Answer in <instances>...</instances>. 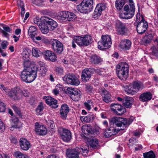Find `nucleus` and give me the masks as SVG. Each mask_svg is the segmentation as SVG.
<instances>
[{"mask_svg": "<svg viewBox=\"0 0 158 158\" xmlns=\"http://www.w3.org/2000/svg\"><path fill=\"white\" fill-rule=\"evenodd\" d=\"M14 155L16 158H29V157L27 155L23 154L19 151L15 152Z\"/></svg>", "mask_w": 158, "mask_h": 158, "instance_id": "nucleus-43", "label": "nucleus"}, {"mask_svg": "<svg viewBox=\"0 0 158 158\" xmlns=\"http://www.w3.org/2000/svg\"><path fill=\"white\" fill-rule=\"evenodd\" d=\"M35 131L37 134L42 135H46L47 132L46 128L43 125H40L38 122L35 124Z\"/></svg>", "mask_w": 158, "mask_h": 158, "instance_id": "nucleus-21", "label": "nucleus"}, {"mask_svg": "<svg viewBox=\"0 0 158 158\" xmlns=\"http://www.w3.org/2000/svg\"><path fill=\"white\" fill-rule=\"evenodd\" d=\"M46 103L52 106V108H56L58 107L57 101L51 97H48L45 100Z\"/></svg>", "mask_w": 158, "mask_h": 158, "instance_id": "nucleus-30", "label": "nucleus"}, {"mask_svg": "<svg viewBox=\"0 0 158 158\" xmlns=\"http://www.w3.org/2000/svg\"><path fill=\"white\" fill-rule=\"evenodd\" d=\"M50 44L54 52L58 55L61 54L64 50L63 44L59 41L55 39L51 40Z\"/></svg>", "mask_w": 158, "mask_h": 158, "instance_id": "nucleus-9", "label": "nucleus"}, {"mask_svg": "<svg viewBox=\"0 0 158 158\" xmlns=\"http://www.w3.org/2000/svg\"><path fill=\"white\" fill-rule=\"evenodd\" d=\"M58 19L62 20H64L67 19L69 21H73L76 18L75 15L73 13L66 11H61L59 14Z\"/></svg>", "mask_w": 158, "mask_h": 158, "instance_id": "nucleus-14", "label": "nucleus"}, {"mask_svg": "<svg viewBox=\"0 0 158 158\" xmlns=\"http://www.w3.org/2000/svg\"><path fill=\"white\" fill-rule=\"evenodd\" d=\"M89 142L90 147L92 148L96 149L98 147V140L96 138L90 139Z\"/></svg>", "mask_w": 158, "mask_h": 158, "instance_id": "nucleus-38", "label": "nucleus"}, {"mask_svg": "<svg viewBox=\"0 0 158 158\" xmlns=\"http://www.w3.org/2000/svg\"><path fill=\"white\" fill-rule=\"evenodd\" d=\"M10 141L11 143L16 144L18 143V141L17 139L15 138L11 137L10 138Z\"/></svg>", "mask_w": 158, "mask_h": 158, "instance_id": "nucleus-62", "label": "nucleus"}, {"mask_svg": "<svg viewBox=\"0 0 158 158\" xmlns=\"http://www.w3.org/2000/svg\"><path fill=\"white\" fill-rule=\"evenodd\" d=\"M6 106L5 103L2 102L0 100V112H3L5 111Z\"/></svg>", "mask_w": 158, "mask_h": 158, "instance_id": "nucleus-50", "label": "nucleus"}, {"mask_svg": "<svg viewBox=\"0 0 158 158\" xmlns=\"http://www.w3.org/2000/svg\"><path fill=\"white\" fill-rule=\"evenodd\" d=\"M124 11L131 17L134 15L135 10V6L132 0H130L128 5H126L124 7Z\"/></svg>", "mask_w": 158, "mask_h": 158, "instance_id": "nucleus-19", "label": "nucleus"}, {"mask_svg": "<svg viewBox=\"0 0 158 158\" xmlns=\"http://www.w3.org/2000/svg\"><path fill=\"white\" fill-rule=\"evenodd\" d=\"M94 71V70L93 68L85 69L83 70L81 76L82 81L85 82L88 81Z\"/></svg>", "mask_w": 158, "mask_h": 158, "instance_id": "nucleus-16", "label": "nucleus"}, {"mask_svg": "<svg viewBox=\"0 0 158 158\" xmlns=\"http://www.w3.org/2000/svg\"><path fill=\"white\" fill-rule=\"evenodd\" d=\"M131 42L128 40L125 39L122 40L119 44V47L123 49L129 50L131 47Z\"/></svg>", "mask_w": 158, "mask_h": 158, "instance_id": "nucleus-28", "label": "nucleus"}, {"mask_svg": "<svg viewBox=\"0 0 158 158\" xmlns=\"http://www.w3.org/2000/svg\"><path fill=\"white\" fill-rule=\"evenodd\" d=\"M94 118V117L93 115L90 114L86 116L82 117L81 118L82 120H83L84 121L87 123L91 122Z\"/></svg>", "mask_w": 158, "mask_h": 158, "instance_id": "nucleus-40", "label": "nucleus"}, {"mask_svg": "<svg viewBox=\"0 0 158 158\" xmlns=\"http://www.w3.org/2000/svg\"><path fill=\"white\" fill-rule=\"evenodd\" d=\"M152 95L150 92H146L141 94L139 97V100L143 102L150 100L152 98Z\"/></svg>", "mask_w": 158, "mask_h": 158, "instance_id": "nucleus-29", "label": "nucleus"}, {"mask_svg": "<svg viewBox=\"0 0 158 158\" xmlns=\"http://www.w3.org/2000/svg\"><path fill=\"white\" fill-rule=\"evenodd\" d=\"M134 102L133 98L131 97H125L123 101V105L127 108H131Z\"/></svg>", "mask_w": 158, "mask_h": 158, "instance_id": "nucleus-27", "label": "nucleus"}, {"mask_svg": "<svg viewBox=\"0 0 158 158\" xmlns=\"http://www.w3.org/2000/svg\"><path fill=\"white\" fill-rule=\"evenodd\" d=\"M82 39V46H87L91 43V37L89 35H86Z\"/></svg>", "mask_w": 158, "mask_h": 158, "instance_id": "nucleus-35", "label": "nucleus"}, {"mask_svg": "<svg viewBox=\"0 0 158 158\" xmlns=\"http://www.w3.org/2000/svg\"><path fill=\"white\" fill-rule=\"evenodd\" d=\"M58 131L63 141L68 142L72 138L71 133L69 130L60 127L58 128Z\"/></svg>", "mask_w": 158, "mask_h": 158, "instance_id": "nucleus-10", "label": "nucleus"}, {"mask_svg": "<svg viewBox=\"0 0 158 158\" xmlns=\"http://www.w3.org/2000/svg\"><path fill=\"white\" fill-rule=\"evenodd\" d=\"M82 37L80 36H76L75 37L72 41V46L73 48H75L76 45L75 43H77L79 46H82Z\"/></svg>", "mask_w": 158, "mask_h": 158, "instance_id": "nucleus-31", "label": "nucleus"}, {"mask_svg": "<svg viewBox=\"0 0 158 158\" xmlns=\"http://www.w3.org/2000/svg\"><path fill=\"white\" fill-rule=\"evenodd\" d=\"M11 123L12 124H14V125H17V123L18 122V119L17 118H12L11 120Z\"/></svg>", "mask_w": 158, "mask_h": 158, "instance_id": "nucleus-57", "label": "nucleus"}, {"mask_svg": "<svg viewBox=\"0 0 158 158\" xmlns=\"http://www.w3.org/2000/svg\"><path fill=\"white\" fill-rule=\"evenodd\" d=\"M39 27L42 32L44 34H47L50 30L47 25L44 22L39 25Z\"/></svg>", "mask_w": 158, "mask_h": 158, "instance_id": "nucleus-36", "label": "nucleus"}, {"mask_svg": "<svg viewBox=\"0 0 158 158\" xmlns=\"http://www.w3.org/2000/svg\"><path fill=\"white\" fill-rule=\"evenodd\" d=\"M69 111V108L67 104H62L61 106L60 112L61 118L63 119H65Z\"/></svg>", "mask_w": 158, "mask_h": 158, "instance_id": "nucleus-24", "label": "nucleus"}, {"mask_svg": "<svg viewBox=\"0 0 158 158\" xmlns=\"http://www.w3.org/2000/svg\"><path fill=\"white\" fill-rule=\"evenodd\" d=\"M55 71L56 73L60 75L63 74L64 72L63 69L60 67H56L55 69Z\"/></svg>", "mask_w": 158, "mask_h": 158, "instance_id": "nucleus-53", "label": "nucleus"}, {"mask_svg": "<svg viewBox=\"0 0 158 158\" xmlns=\"http://www.w3.org/2000/svg\"><path fill=\"white\" fill-rule=\"evenodd\" d=\"M143 41L146 44H148L150 42V40H149L146 35H145L143 38Z\"/></svg>", "mask_w": 158, "mask_h": 158, "instance_id": "nucleus-58", "label": "nucleus"}, {"mask_svg": "<svg viewBox=\"0 0 158 158\" xmlns=\"http://www.w3.org/2000/svg\"><path fill=\"white\" fill-rule=\"evenodd\" d=\"M48 125L49 126V128L50 129L52 132H55V126L53 122L51 120L49 121V122L48 123Z\"/></svg>", "mask_w": 158, "mask_h": 158, "instance_id": "nucleus-47", "label": "nucleus"}, {"mask_svg": "<svg viewBox=\"0 0 158 158\" xmlns=\"http://www.w3.org/2000/svg\"><path fill=\"white\" fill-rule=\"evenodd\" d=\"M88 148H89L88 146H87L86 148L82 147V148H77L79 152V154L81 153L83 156H86L88 152Z\"/></svg>", "mask_w": 158, "mask_h": 158, "instance_id": "nucleus-41", "label": "nucleus"}, {"mask_svg": "<svg viewBox=\"0 0 158 158\" xmlns=\"http://www.w3.org/2000/svg\"><path fill=\"white\" fill-rule=\"evenodd\" d=\"M0 26L2 27L3 29V31H4L6 32V33L7 34V35L6 36L5 35H4V36L6 37H8L9 36V34L8 33V32H10L11 30V29H10L9 27L4 26V25L2 24H0Z\"/></svg>", "mask_w": 158, "mask_h": 158, "instance_id": "nucleus-45", "label": "nucleus"}, {"mask_svg": "<svg viewBox=\"0 0 158 158\" xmlns=\"http://www.w3.org/2000/svg\"><path fill=\"white\" fill-rule=\"evenodd\" d=\"M28 34L34 41H35V36L37 35V28L34 26H31L28 30Z\"/></svg>", "mask_w": 158, "mask_h": 158, "instance_id": "nucleus-34", "label": "nucleus"}, {"mask_svg": "<svg viewBox=\"0 0 158 158\" xmlns=\"http://www.w3.org/2000/svg\"><path fill=\"white\" fill-rule=\"evenodd\" d=\"M12 108L15 113H16L19 117H21L22 114L19 108L15 105L12 106Z\"/></svg>", "mask_w": 158, "mask_h": 158, "instance_id": "nucleus-52", "label": "nucleus"}, {"mask_svg": "<svg viewBox=\"0 0 158 158\" xmlns=\"http://www.w3.org/2000/svg\"><path fill=\"white\" fill-rule=\"evenodd\" d=\"M34 68L28 67L24 69L20 75L21 80L27 83L31 82L36 77L37 73L40 76H44L47 71L46 66H42L38 71L35 70Z\"/></svg>", "mask_w": 158, "mask_h": 158, "instance_id": "nucleus-1", "label": "nucleus"}, {"mask_svg": "<svg viewBox=\"0 0 158 158\" xmlns=\"http://www.w3.org/2000/svg\"><path fill=\"white\" fill-rule=\"evenodd\" d=\"M0 88L2 91L4 90L6 93L9 92L8 89L6 87H5L2 84H0Z\"/></svg>", "mask_w": 158, "mask_h": 158, "instance_id": "nucleus-55", "label": "nucleus"}, {"mask_svg": "<svg viewBox=\"0 0 158 158\" xmlns=\"http://www.w3.org/2000/svg\"><path fill=\"white\" fill-rule=\"evenodd\" d=\"M68 94L70 95V97L73 101H77L81 97V93L76 89L69 87L67 89Z\"/></svg>", "mask_w": 158, "mask_h": 158, "instance_id": "nucleus-12", "label": "nucleus"}, {"mask_svg": "<svg viewBox=\"0 0 158 158\" xmlns=\"http://www.w3.org/2000/svg\"><path fill=\"white\" fill-rule=\"evenodd\" d=\"M110 107L111 110L118 115H123L126 111L125 107L120 104L112 103L110 105Z\"/></svg>", "mask_w": 158, "mask_h": 158, "instance_id": "nucleus-11", "label": "nucleus"}, {"mask_svg": "<svg viewBox=\"0 0 158 158\" xmlns=\"http://www.w3.org/2000/svg\"><path fill=\"white\" fill-rule=\"evenodd\" d=\"M5 129V126L2 122L0 121V132H2Z\"/></svg>", "mask_w": 158, "mask_h": 158, "instance_id": "nucleus-56", "label": "nucleus"}, {"mask_svg": "<svg viewBox=\"0 0 158 158\" xmlns=\"http://www.w3.org/2000/svg\"><path fill=\"white\" fill-rule=\"evenodd\" d=\"M82 132L85 135H90L92 136V134H94L96 132V130L94 129H92L90 127L86 126L82 127Z\"/></svg>", "mask_w": 158, "mask_h": 158, "instance_id": "nucleus-33", "label": "nucleus"}, {"mask_svg": "<svg viewBox=\"0 0 158 158\" xmlns=\"http://www.w3.org/2000/svg\"><path fill=\"white\" fill-rule=\"evenodd\" d=\"M6 43H8L6 41H4L1 43V46L3 49H5L7 48V45Z\"/></svg>", "mask_w": 158, "mask_h": 158, "instance_id": "nucleus-63", "label": "nucleus"}, {"mask_svg": "<svg viewBox=\"0 0 158 158\" xmlns=\"http://www.w3.org/2000/svg\"><path fill=\"white\" fill-rule=\"evenodd\" d=\"M106 6L103 4H98L93 13V16L94 18H97L99 17L102 13V12L104 10Z\"/></svg>", "mask_w": 158, "mask_h": 158, "instance_id": "nucleus-22", "label": "nucleus"}, {"mask_svg": "<svg viewBox=\"0 0 158 158\" xmlns=\"http://www.w3.org/2000/svg\"><path fill=\"white\" fill-rule=\"evenodd\" d=\"M79 152L77 148L76 149H68L67 150L66 155L69 158H79Z\"/></svg>", "mask_w": 158, "mask_h": 158, "instance_id": "nucleus-23", "label": "nucleus"}, {"mask_svg": "<svg viewBox=\"0 0 158 158\" xmlns=\"http://www.w3.org/2000/svg\"><path fill=\"white\" fill-rule=\"evenodd\" d=\"M41 20L47 25L50 30H54L57 26V23L52 19L46 16L42 17Z\"/></svg>", "mask_w": 158, "mask_h": 158, "instance_id": "nucleus-17", "label": "nucleus"}, {"mask_svg": "<svg viewBox=\"0 0 158 158\" xmlns=\"http://www.w3.org/2000/svg\"><path fill=\"white\" fill-rule=\"evenodd\" d=\"M44 108L43 104L42 103H40L36 109V111L38 114H41V112L43 110Z\"/></svg>", "mask_w": 158, "mask_h": 158, "instance_id": "nucleus-49", "label": "nucleus"}, {"mask_svg": "<svg viewBox=\"0 0 158 158\" xmlns=\"http://www.w3.org/2000/svg\"><path fill=\"white\" fill-rule=\"evenodd\" d=\"M119 17L123 19H128L132 18L131 16L128 15L126 12L120 14L119 15Z\"/></svg>", "mask_w": 158, "mask_h": 158, "instance_id": "nucleus-46", "label": "nucleus"}, {"mask_svg": "<svg viewBox=\"0 0 158 158\" xmlns=\"http://www.w3.org/2000/svg\"><path fill=\"white\" fill-rule=\"evenodd\" d=\"M6 94L14 100L19 99L22 97V90L18 88L12 89Z\"/></svg>", "mask_w": 158, "mask_h": 158, "instance_id": "nucleus-13", "label": "nucleus"}, {"mask_svg": "<svg viewBox=\"0 0 158 158\" xmlns=\"http://www.w3.org/2000/svg\"><path fill=\"white\" fill-rule=\"evenodd\" d=\"M63 81L68 84L72 85H78L80 81L78 77L73 73H68L63 77Z\"/></svg>", "mask_w": 158, "mask_h": 158, "instance_id": "nucleus-8", "label": "nucleus"}, {"mask_svg": "<svg viewBox=\"0 0 158 158\" xmlns=\"http://www.w3.org/2000/svg\"><path fill=\"white\" fill-rule=\"evenodd\" d=\"M100 92L103 101L106 103L111 102V95L108 91L104 89H101Z\"/></svg>", "mask_w": 158, "mask_h": 158, "instance_id": "nucleus-25", "label": "nucleus"}, {"mask_svg": "<svg viewBox=\"0 0 158 158\" xmlns=\"http://www.w3.org/2000/svg\"><path fill=\"white\" fill-rule=\"evenodd\" d=\"M102 61V58L96 55H92L90 58V62L94 64H98Z\"/></svg>", "mask_w": 158, "mask_h": 158, "instance_id": "nucleus-37", "label": "nucleus"}, {"mask_svg": "<svg viewBox=\"0 0 158 158\" xmlns=\"http://www.w3.org/2000/svg\"><path fill=\"white\" fill-rule=\"evenodd\" d=\"M111 44V40L109 35H102L101 40L98 42V48L101 50L107 49L110 47Z\"/></svg>", "mask_w": 158, "mask_h": 158, "instance_id": "nucleus-6", "label": "nucleus"}, {"mask_svg": "<svg viewBox=\"0 0 158 158\" xmlns=\"http://www.w3.org/2000/svg\"><path fill=\"white\" fill-rule=\"evenodd\" d=\"M133 121V118H127L120 117H113L110 119V121L111 124H113V125L118 127L123 126L125 128L121 129L123 130L128 127Z\"/></svg>", "mask_w": 158, "mask_h": 158, "instance_id": "nucleus-3", "label": "nucleus"}, {"mask_svg": "<svg viewBox=\"0 0 158 158\" xmlns=\"http://www.w3.org/2000/svg\"><path fill=\"white\" fill-rule=\"evenodd\" d=\"M31 53V51L30 49H25L22 53L24 66L26 68L29 67L28 66L31 64L29 59Z\"/></svg>", "mask_w": 158, "mask_h": 158, "instance_id": "nucleus-18", "label": "nucleus"}, {"mask_svg": "<svg viewBox=\"0 0 158 158\" xmlns=\"http://www.w3.org/2000/svg\"><path fill=\"white\" fill-rule=\"evenodd\" d=\"M140 15L139 13H138L137 14L136 16V20L134 23L135 25L137 24L138 23V22H139V19L140 18Z\"/></svg>", "mask_w": 158, "mask_h": 158, "instance_id": "nucleus-61", "label": "nucleus"}, {"mask_svg": "<svg viewBox=\"0 0 158 158\" xmlns=\"http://www.w3.org/2000/svg\"><path fill=\"white\" fill-rule=\"evenodd\" d=\"M129 142L131 144H129V145H131L136 144L138 143V141L136 139L131 138L129 140Z\"/></svg>", "mask_w": 158, "mask_h": 158, "instance_id": "nucleus-54", "label": "nucleus"}, {"mask_svg": "<svg viewBox=\"0 0 158 158\" xmlns=\"http://www.w3.org/2000/svg\"><path fill=\"white\" fill-rule=\"evenodd\" d=\"M142 19L141 21L138 23L137 24H135L137 25L136 29L138 33L139 34H142L144 33L148 28V23L143 19L142 16Z\"/></svg>", "mask_w": 158, "mask_h": 158, "instance_id": "nucleus-15", "label": "nucleus"}, {"mask_svg": "<svg viewBox=\"0 0 158 158\" xmlns=\"http://www.w3.org/2000/svg\"><path fill=\"white\" fill-rule=\"evenodd\" d=\"M124 3V0H116L115 3V7L118 10H120L122 9Z\"/></svg>", "mask_w": 158, "mask_h": 158, "instance_id": "nucleus-39", "label": "nucleus"}, {"mask_svg": "<svg viewBox=\"0 0 158 158\" xmlns=\"http://www.w3.org/2000/svg\"><path fill=\"white\" fill-rule=\"evenodd\" d=\"M143 88V84L139 81H135L129 84V86L126 85L125 87L128 94L134 95L138 92L139 89Z\"/></svg>", "mask_w": 158, "mask_h": 158, "instance_id": "nucleus-5", "label": "nucleus"}, {"mask_svg": "<svg viewBox=\"0 0 158 158\" xmlns=\"http://www.w3.org/2000/svg\"><path fill=\"white\" fill-rule=\"evenodd\" d=\"M116 73L118 77L125 81L128 77L129 66L125 62L120 63L116 66Z\"/></svg>", "mask_w": 158, "mask_h": 158, "instance_id": "nucleus-2", "label": "nucleus"}, {"mask_svg": "<svg viewBox=\"0 0 158 158\" xmlns=\"http://www.w3.org/2000/svg\"><path fill=\"white\" fill-rule=\"evenodd\" d=\"M119 129L117 130L116 129L111 128L106 130L104 133V135L106 137L108 138L112 135L116 134V133L119 131Z\"/></svg>", "mask_w": 158, "mask_h": 158, "instance_id": "nucleus-32", "label": "nucleus"}, {"mask_svg": "<svg viewBox=\"0 0 158 158\" xmlns=\"http://www.w3.org/2000/svg\"><path fill=\"white\" fill-rule=\"evenodd\" d=\"M31 53L33 56L36 57H39L41 53L40 51L36 48H32Z\"/></svg>", "mask_w": 158, "mask_h": 158, "instance_id": "nucleus-44", "label": "nucleus"}, {"mask_svg": "<svg viewBox=\"0 0 158 158\" xmlns=\"http://www.w3.org/2000/svg\"><path fill=\"white\" fill-rule=\"evenodd\" d=\"M115 28L117 34L119 35H126L128 34L129 30L126 23L118 20L116 22Z\"/></svg>", "mask_w": 158, "mask_h": 158, "instance_id": "nucleus-7", "label": "nucleus"}, {"mask_svg": "<svg viewBox=\"0 0 158 158\" xmlns=\"http://www.w3.org/2000/svg\"><path fill=\"white\" fill-rule=\"evenodd\" d=\"M93 0H83L81 3L77 6V9L80 12L88 13L90 12L93 7Z\"/></svg>", "mask_w": 158, "mask_h": 158, "instance_id": "nucleus-4", "label": "nucleus"}, {"mask_svg": "<svg viewBox=\"0 0 158 158\" xmlns=\"http://www.w3.org/2000/svg\"><path fill=\"white\" fill-rule=\"evenodd\" d=\"M151 49L152 51L151 52V53L152 55L156 56H158V49H157L155 47L153 46L151 48Z\"/></svg>", "mask_w": 158, "mask_h": 158, "instance_id": "nucleus-48", "label": "nucleus"}, {"mask_svg": "<svg viewBox=\"0 0 158 158\" xmlns=\"http://www.w3.org/2000/svg\"><path fill=\"white\" fill-rule=\"evenodd\" d=\"M143 158H155L156 156L152 151L143 154Z\"/></svg>", "mask_w": 158, "mask_h": 158, "instance_id": "nucleus-42", "label": "nucleus"}, {"mask_svg": "<svg viewBox=\"0 0 158 158\" xmlns=\"http://www.w3.org/2000/svg\"><path fill=\"white\" fill-rule=\"evenodd\" d=\"M22 96L23 95L25 97H28L29 96V93L26 90L22 91Z\"/></svg>", "mask_w": 158, "mask_h": 158, "instance_id": "nucleus-60", "label": "nucleus"}, {"mask_svg": "<svg viewBox=\"0 0 158 158\" xmlns=\"http://www.w3.org/2000/svg\"><path fill=\"white\" fill-rule=\"evenodd\" d=\"M92 102L91 100L88 101L87 102H85L84 105L85 107L88 110L91 109V106L92 105Z\"/></svg>", "mask_w": 158, "mask_h": 158, "instance_id": "nucleus-51", "label": "nucleus"}, {"mask_svg": "<svg viewBox=\"0 0 158 158\" xmlns=\"http://www.w3.org/2000/svg\"><path fill=\"white\" fill-rule=\"evenodd\" d=\"M35 101V98L33 97H31L28 100V102L31 105H32L34 103Z\"/></svg>", "mask_w": 158, "mask_h": 158, "instance_id": "nucleus-64", "label": "nucleus"}, {"mask_svg": "<svg viewBox=\"0 0 158 158\" xmlns=\"http://www.w3.org/2000/svg\"><path fill=\"white\" fill-rule=\"evenodd\" d=\"M45 58L46 59L55 62L56 60V57L55 53L50 50H47L45 52Z\"/></svg>", "mask_w": 158, "mask_h": 158, "instance_id": "nucleus-26", "label": "nucleus"}, {"mask_svg": "<svg viewBox=\"0 0 158 158\" xmlns=\"http://www.w3.org/2000/svg\"><path fill=\"white\" fill-rule=\"evenodd\" d=\"M85 89L86 91L89 92H91L93 89V87L89 85H86Z\"/></svg>", "mask_w": 158, "mask_h": 158, "instance_id": "nucleus-59", "label": "nucleus"}, {"mask_svg": "<svg viewBox=\"0 0 158 158\" xmlns=\"http://www.w3.org/2000/svg\"><path fill=\"white\" fill-rule=\"evenodd\" d=\"M19 144L21 149L24 151L28 150L31 146L29 142L24 138H21L20 139Z\"/></svg>", "mask_w": 158, "mask_h": 158, "instance_id": "nucleus-20", "label": "nucleus"}]
</instances>
